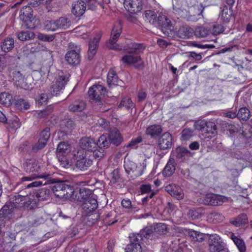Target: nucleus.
<instances>
[{"label":"nucleus","instance_id":"obj_45","mask_svg":"<svg viewBox=\"0 0 252 252\" xmlns=\"http://www.w3.org/2000/svg\"><path fill=\"white\" fill-rule=\"evenodd\" d=\"M144 18L146 21L152 24H154L158 21L156 12L152 10L145 11Z\"/></svg>","mask_w":252,"mask_h":252},{"label":"nucleus","instance_id":"obj_19","mask_svg":"<svg viewBox=\"0 0 252 252\" xmlns=\"http://www.w3.org/2000/svg\"><path fill=\"white\" fill-rule=\"evenodd\" d=\"M172 144V137L169 132H165L161 135L158 141V147L160 150L170 148Z\"/></svg>","mask_w":252,"mask_h":252},{"label":"nucleus","instance_id":"obj_39","mask_svg":"<svg viewBox=\"0 0 252 252\" xmlns=\"http://www.w3.org/2000/svg\"><path fill=\"white\" fill-rule=\"evenodd\" d=\"M86 103L83 101H78L70 104L68 106L69 110L72 112H82L86 107Z\"/></svg>","mask_w":252,"mask_h":252},{"label":"nucleus","instance_id":"obj_64","mask_svg":"<svg viewBox=\"0 0 252 252\" xmlns=\"http://www.w3.org/2000/svg\"><path fill=\"white\" fill-rule=\"evenodd\" d=\"M213 31L216 34L221 33L224 31L223 27L221 25H215L214 26Z\"/></svg>","mask_w":252,"mask_h":252},{"label":"nucleus","instance_id":"obj_63","mask_svg":"<svg viewBox=\"0 0 252 252\" xmlns=\"http://www.w3.org/2000/svg\"><path fill=\"white\" fill-rule=\"evenodd\" d=\"M141 193H146L151 191V186L150 185H142L140 187Z\"/></svg>","mask_w":252,"mask_h":252},{"label":"nucleus","instance_id":"obj_49","mask_svg":"<svg viewBox=\"0 0 252 252\" xmlns=\"http://www.w3.org/2000/svg\"><path fill=\"white\" fill-rule=\"evenodd\" d=\"M133 106V103L130 98L124 97L120 102L119 107H125L126 109H129Z\"/></svg>","mask_w":252,"mask_h":252},{"label":"nucleus","instance_id":"obj_57","mask_svg":"<svg viewBox=\"0 0 252 252\" xmlns=\"http://www.w3.org/2000/svg\"><path fill=\"white\" fill-rule=\"evenodd\" d=\"M42 179L43 180L42 181H34V182H33L29 184L27 186V187L28 188H32V187H37L40 186L42 185H49L50 182H53L54 181L53 178H52V181H48L47 183H46V184H44L45 183L44 179Z\"/></svg>","mask_w":252,"mask_h":252},{"label":"nucleus","instance_id":"obj_2","mask_svg":"<svg viewBox=\"0 0 252 252\" xmlns=\"http://www.w3.org/2000/svg\"><path fill=\"white\" fill-rule=\"evenodd\" d=\"M50 137V128L46 127L40 133L38 140L35 144L25 141L19 144L18 151L25 155H32L43 149Z\"/></svg>","mask_w":252,"mask_h":252},{"label":"nucleus","instance_id":"obj_6","mask_svg":"<svg viewBox=\"0 0 252 252\" xmlns=\"http://www.w3.org/2000/svg\"><path fill=\"white\" fill-rule=\"evenodd\" d=\"M54 181L50 182L49 184L54 185L50 187L55 196L59 198H64L68 199L70 197V194L72 192L73 187L66 184L64 181L57 182L54 179Z\"/></svg>","mask_w":252,"mask_h":252},{"label":"nucleus","instance_id":"obj_27","mask_svg":"<svg viewBox=\"0 0 252 252\" xmlns=\"http://www.w3.org/2000/svg\"><path fill=\"white\" fill-rule=\"evenodd\" d=\"M105 135L107 136V139L109 141V144L112 143L116 146L121 144L123 138L119 130L118 129H114L110 131L108 135Z\"/></svg>","mask_w":252,"mask_h":252},{"label":"nucleus","instance_id":"obj_51","mask_svg":"<svg viewBox=\"0 0 252 252\" xmlns=\"http://www.w3.org/2000/svg\"><path fill=\"white\" fill-rule=\"evenodd\" d=\"M60 125L63 128H66L67 129H70L74 126V123L70 119H66L61 121Z\"/></svg>","mask_w":252,"mask_h":252},{"label":"nucleus","instance_id":"obj_32","mask_svg":"<svg viewBox=\"0 0 252 252\" xmlns=\"http://www.w3.org/2000/svg\"><path fill=\"white\" fill-rule=\"evenodd\" d=\"M14 40L13 38L7 37L5 38L0 45L1 51L7 53L12 50L14 46Z\"/></svg>","mask_w":252,"mask_h":252},{"label":"nucleus","instance_id":"obj_22","mask_svg":"<svg viewBox=\"0 0 252 252\" xmlns=\"http://www.w3.org/2000/svg\"><path fill=\"white\" fill-rule=\"evenodd\" d=\"M66 62L71 65H75L80 62V54L79 50H71L68 51L65 55Z\"/></svg>","mask_w":252,"mask_h":252},{"label":"nucleus","instance_id":"obj_58","mask_svg":"<svg viewBox=\"0 0 252 252\" xmlns=\"http://www.w3.org/2000/svg\"><path fill=\"white\" fill-rule=\"evenodd\" d=\"M39 40L45 42H51L54 40L55 36L53 34L47 35L45 34H40L38 36Z\"/></svg>","mask_w":252,"mask_h":252},{"label":"nucleus","instance_id":"obj_48","mask_svg":"<svg viewBox=\"0 0 252 252\" xmlns=\"http://www.w3.org/2000/svg\"><path fill=\"white\" fill-rule=\"evenodd\" d=\"M143 140L142 137L139 136L136 138H132L131 141L126 145L127 148L137 149L138 145L142 142Z\"/></svg>","mask_w":252,"mask_h":252},{"label":"nucleus","instance_id":"obj_41","mask_svg":"<svg viewBox=\"0 0 252 252\" xmlns=\"http://www.w3.org/2000/svg\"><path fill=\"white\" fill-rule=\"evenodd\" d=\"M230 222L235 226L240 227L247 223L248 218L246 214H242L235 220H230Z\"/></svg>","mask_w":252,"mask_h":252},{"label":"nucleus","instance_id":"obj_20","mask_svg":"<svg viewBox=\"0 0 252 252\" xmlns=\"http://www.w3.org/2000/svg\"><path fill=\"white\" fill-rule=\"evenodd\" d=\"M162 32L165 35H168L172 31V26L171 21L165 16H159L157 21Z\"/></svg>","mask_w":252,"mask_h":252},{"label":"nucleus","instance_id":"obj_44","mask_svg":"<svg viewBox=\"0 0 252 252\" xmlns=\"http://www.w3.org/2000/svg\"><path fill=\"white\" fill-rule=\"evenodd\" d=\"M203 213V209L202 208H198L189 210L188 213V216L192 220L198 219L201 218Z\"/></svg>","mask_w":252,"mask_h":252},{"label":"nucleus","instance_id":"obj_28","mask_svg":"<svg viewBox=\"0 0 252 252\" xmlns=\"http://www.w3.org/2000/svg\"><path fill=\"white\" fill-rule=\"evenodd\" d=\"M176 163L173 158H170L162 171V175L165 177L172 176L175 172Z\"/></svg>","mask_w":252,"mask_h":252},{"label":"nucleus","instance_id":"obj_40","mask_svg":"<svg viewBox=\"0 0 252 252\" xmlns=\"http://www.w3.org/2000/svg\"><path fill=\"white\" fill-rule=\"evenodd\" d=\"M17 37L19 40L24 41L33 39L35 34L30 31H21L18 33Z\"/></svg>","mask_w":252,"mask_h":252},{"label":"nucleus","instance_id":"obj_54","mask_svg":"<svg viewBox=\"0 0 252 252\" xmlns=\"http://www.w3.org/2000/svg\"><path fill=\"white\" fill-rule=\"evenodd\" d=\"M57 24L56 20L47 21L45 28L48 31H55L59 29Z\"/></svg>","mask_w":252,"mask_h":252},{"label":"nucleus","instance_id":"obj_50","mask_svg":"<svg viewBox=\"0 0 252 252\" xmlns=\"http://www.w3.org/2000/svg\"><path fill=\"white\" fill-rule=\"evenodd\" d=\"M167 229V225L163 223H158L154 226L155 231L158 234H164Z\"/></svg>","mask_w":252,"mask_h":252},{"label":"nucleus","instance_id":"obj_37","mask_svg":"<svg viewBox=\"0 0 252 252\" xmlns=\"http://www.w3.org/2000/svg\"><path fill=\"white\" fill-rule=\"evenodd\" d=\"M12 95L6 92H3L0 94V102L6 106L11 105L13 102Z\"/></svg>","mask_w":252,"mask_h":252},{"label":"nucleus","instance_id":"obj_62","mask_svg":"<svg viewBox=\"0 0 252 252\" xmlns=\"http://www.w3.org/2000/svg\"><path fill=\"white\" fill-rule=\"evenodd\" d=\"M147 93L143 90H140L137 94L138 101L141 102L144 100L147 96Z\"/></svg>","mask_w":252,"mask_h":252},{"label":"nucleus","instance_id":"obj_23","mask_svg":"<svg viewBox=\"0 0 252 252\" xmlns=\"http://www.w3.org/2000/svg\"><path fill=\"white\" fill-rule=\"evenodd\" d=\"M51 193L50 189L46 188H41L34 193L33 200L35 203L36 202L47 200L50 198Z\"/></svg>","mask_w":252,"mask_h":252},{"label":"nucleus","instance_id":"obj_33","mask_svg":"<svg viewBox=\"0 0 252 252\" xmlns=\"http://www.w3.org/2000/svg\"><path fill=\"white\" fill-rule=\"evenodd\" d=\"M220 19L224 23H228L232 15V9L224 5L221 8Z\"/></svg>","mask_w":252,"mask_h":252},{"label":"nucleus","instance_id":"obj_35","mask_svg":"<svg viewBox=\"0 0 252 252\" xmlns=\"http://www.w3.org/2000/svg\"><path fill=\"white\" fill-rule=\"evenodd\" d=\"M26 196L17 194L10 197L9 199L10 205H29L26 201Z\"/></svg>","mask_w":252,"mask_h":252},{"label":"nucleus","instance_id":"obj_56","mask_svg":"<svg viewBox=\"0 0 252 252\" xmlns=\"http://www.w3.org/2000/svg\"><path fill=\"white\" fill-rule=\"evenodd\" d=\"M7 66V60L6 57L0 54V73L3 72L4 70Z\"/></svg>","mask_w":252,"mask_h":252},{"label":"nucleus","instance_id":"obj_30","mask_svg":"<svg viewBox=\"0 0 252 252\" xmlns=\"http://www.w3.org/2000/svg\"><path fill=\"white\" fill-rule=\"evenodd\" d=\"M193 30L188 26H183L177 31L178 36L183 39H188L192 36Z\"/></svg>","mask_w":252,"mask_h":252},{"label":"nucleus","instance_id":"obj_53","mask_svg":"<svg viewBox=\"0 0 252 252\" xmlns=\"http://www.w3.org/2000/svg\"><path fill=\"white\" fill-rule=\"evenodd\" d=\"M193 135V131L189 128H185L181 132V139L182 140H188Z\"/></svg>","mask_w":252,"mask_h":252},{"label":"nucleus","instance_id":"obj_14","mask_svg":"<svg viewBox=\"0 0 252 252\" xmlns=\"http://www.w3.org/2000/svg\"><path fill=\"white\" fill-rule=\"evenodd\" d=\"M67 81L68 78L66 76L60 75L55 83L50 87L51 95L52 96H57L58 94H59L61 92L64 88Z\"/></svg>","mask_w":252,"mask_h":252},{"label":"nucleus","instance_id":"obj_29","mask_svg":"<svg viewBox=\"0 0 252 252\" xmlns=\"http://www.w3.org/2000/svg\"><path fill=\"white\" fill-rule=\"evenodd\" d=\"M92 163L93 160L91 158L84 156L77 159L75 165L81 170H86Z\"/></svg>","mask_w":252,"mask_h":252},{"label":"nucleus","instance_id":"obj_13","mask_svg":"<svg viewBox=\"0 0 252 252\" xmlns=\"http://www.w3.org/2000/svg\"><path fill=\"white\" fill-rule=\"evenodd\" d=\"M131 243L125 249L126 252H141L142 249L139 243L142 239L141 235L133 233L129 236Z\"/></svg>","mask_w":252,"mask_h":252},{"label":"nucleus","instance_id":"obj_7","mask_svg":"<svg viewBox=\"0 0 252 252\" xmlns=\"http://www.w3.org/2000/svg\"><path fill=\"white\" fill-rule=\"evenodd\" d=\"M124 166L126 172L132 179L141 176L144 170L146 169V165L144 162L138 166L135 162L130 160H125Z\"/></svg>","mask_w":252,"mask_h":252},{"label":"nucleus","instance_id":"obj_1","mask_svg":"<svg viewBox=\"0 0 252 252\" xmlns=\"http://www.w3.org/2000/svg\"><path fill=\"white\" fill-rule=\"evenodd\" d=\"M122 33V26L120 23L115 25L111 32L107 46L109 48L116 50H124L129 53H138L145 49L144 44L135 43L131 40L126 39L123 44H116V42Z\"/></svg>","mask_w":252,"mask_h":252},{"label":"nucleus","instance_id":"obj_34","mask_svg":"<svg viewBox=\"0 0 252 252\" xmlns=\"http://www.w3.org/2000/svg\"><path fill=\"white\" fill-rule=\"evenodd\" d=\"M107 82L110 88L112 86L118 85V77L114 69H110L109 70L107 76Z\"/></svg>","mask_w":252,"mask_h":252},{"label":"nucleus","instance_id":"obj_18","mask_svg":"<svg viewBox=\"0 0 252 252\" xmlns=\"http://www.w3.org/2000/svg\"><path fill=\"white\" fill-rule=\"evenodd\" d=\"M165 190L177 200H181L184 197L182 189L175 184H169L165 187Z\"/></svg>","mask_w":252,"mask_h":252},{"label":"nucleus","instance_id":"obj_42","mask_svg":"<svg viewBox=\"0 0 252 252\" xmlns=\"http://www.w3.org/2000/svg\"><path fill=\"white\" fill-rule=\"evenodd\" d=\"M15 107L20 110H26L30 108L29 102L24 99H17L14 102Z\"/></svg>","mask_w":252,"mask_h":252},{"label":"nucleus","instance_id":"obj_24","mask_svg":"<svg viewBox=\"0 0 252 252\" xmlns=\"http://www.w3.org/2000/svg\"><path fill=\"white\" fill-rule=\"evenodd\" d=\"M97 142H96L94 139L91 137H83L80 140V146L88 151H93L96 148Z\"/></svg>","mask_w":252,"mask_h":252},{"label":"nucleus","instance_id":"obj_16","mask_svg":"<svg viewBox=\"0 0 252 252\" xmlns=\"http://www.w3.org/2000/svg\"><path fill=\"white\" fill-rule=\"evenodd\" d=\"M209 246L211 252H216L220 249L223 248L224 243L221 238L216 234H210L209 237Z\"/></svg>","mask_w":252,"mask_h":252},{"label":"nucleus","instance_id":"obj_5","mask_svg":"<svg viewBox=\"0 0 252 252\" xmlns=\"http://www.w3.org/2000/svg\"><path fill=\"white\" fill-rule=\"evenodd\" d=\"M194 128L196 130L200 131L205 138H211L217 133L216 125L214 122L210 121L197 120L194 123Z\"/></svg>","mask_w":252,"mask_h":252},{"label":"nucleus","instance_id":"obj_61","mask_svg":"<svg viewBox=\"0 0 252 252\" xmlns=\"http://www.w3.org/2000/svg\"><path fill=\"white\" fill-rule=\"evenodd\" d=\"M97 207V206H84L83 208L84 214L85 215H88L93 213L96 210Z\"/></svg>","mask_w":252,"mask_h":252},{"label":"nucleus","instance_id":"obj_10","mask_svg":"<svg viewBox=\"0 0 252 252\" xmlns=\"http://www.w3.org/2000/svg\"><path fill=\"white\" fill-rule=\"evenodd\" d=\"M109 146V141L107 139V137L104 134L101 135L97 140V145L96 149L93 150L94 157L97 159H100L104 157L106 154L105 148Z\"/></svg>","mask_w":252,"mask_h":252},{"label":"nucleus","instance_id":"obj_43","mask_svg":"<svg viewBox=\"0 0 252 252\" xmlns=\"http://www.w3.org/2000/svg\"><path fill=\"white\" fill-rule=\"evenodd\" d=\"M250 116V111L246 107L241 108L238 112V118L240 121H246Z\"/></svg>","mask_w":252,"mask_h":252},{"label":"nucleus","instance_id":"obj_15","mask_svg":"<svg viewBox=\"0 0 252 252\" xmlns=\"http://www.w3.org/2000/svg\"><path fill=\"white\" fill-rule=\"evenodd\" d=\"M71 148L70 145L65 142H61L58 145L56 149L57 156L61 162L67 160V156L70 153Z\"/></svg>","mask_w":252,"mask_h":252},{"label":"nucleus","instance_id":"obj_47","mask_svg":"<svg viewBox=\"0 0 252 252\" xmlns=\"http://www.w3.org/2000/svg\"><path fill=\"white\" fill-rule=\"evenodd\" d=\"M13 209V206H3L0 210V217L9 218L8 216L12 214Z\"/></svg>","mask_w":252,"mask_h":252},{"label":"nucleus","instance_id":"obj_59","mask_svg":"<svg viewBox=\"0 0 252 252\" xmlns=\"http://www.w3.org/2000/svg\"><path fill=\"white\" fill-rule=\"evenodd\" d=\"M49 98V97L47 94L42 93L39 96L37 103L40 105H45L47 103Z\"/></svg>","mask_w":252,"mask_h":252},{"label":"nucleus","instance_id":"obj_31","mask_svg":"<svg viewBox=\"0 0 252 252\" xmlns=\"http://www.w3.org/2000/svg\"><path fill=\"white\" fill-rule=\"evenodd\" d=\"M122 178L118 169H114L110 175V183L111 186H118L122 182Z\"/></svg>","mask_w":252,"mask_h":252},{"label":"nucleus","instance_id":"obj_9","mask_svg":"<svg viewBox=\"0 0 252 252\" xmlns=\"http://www.w3.org/2000/svg\"><path fill=\"white\" fill-rule=\"evenodd\" d=\"M228 200V198L224 195L209 193L198 198L197 202L201 205H221Z\"/></svg>","mask_w":252,"mask_h":252},{"label":"nucleus","instance_id":"obj_12","mask_svg":"<svg viewBox=\"0 0 252 252\" xmlns=\"http://www.w3.org/2000/svg\"><path fill=\"white\" fill-rule=\"evenodd\" d=\"M94 37L89 43V49L88 56L89 60H92L95 55L101 38L102 32L101 31H95L94 32Z\"/></svg>","mask_w":252,"mask_h":252},{"label":"nucleus","instance_id":"obj_3","mask_svg":"<svg viewBox=\"0 0 252 252\" xmlns=\"http://www.w3.org/2000/svg\"><path fill=\"white\" fill-rule=\"evenodd\" d=\"M24 170L29 173H32L33 178L44 179L45 183L52 181V175L41 172V167L38 161L34 159H30L23 163Z\"/></svg>","mask_w":252,"mask_h":252},{"label":"nucleus","instance_id":"obj_55","mask_svg":"<svg viewBox=\"0 0 252 252\" xmlns=\"http://www.w3.org/2000/svg\"><path fill=\"white\" fill-rule=\"evenodd\" d=\"M57 24L59 29H66L67 27V19L65 17H61L56 20Z\"/></svg>","mask_w":252,"mask_h":252},{"label":"nucleus","instance_id":"obj_36","mask_svg":"<svg viewBox=\"0 0 252 252\" xmlns=\"http://www.w3.org/2000/svg\"><path fill=\"white\" fill-rule=\"evenodd\" d=\"M141 59L140 56L138 55H126L122 57L121 61L124 64L131 65L138 63Z\"/></svg>","mask_w":252,"mask_h":252},{"label":"nucleus","instance_id":"obj_25","mask_svg":"<svg viewBox=\"0 0 252 252\" xmlns=\"http://www.w3.org/2000/svg\"><path fill=\"white\" fill-rule=\"evenodd\" d=\"M162 130L160 125L155 124L149 126L146 128L145 133L151 138L156 139L161 135Z\"/></svg>","mask_w":252,"mask_h":252},{"label":"nucleus","instance_id":"obj_26","mask_svg":"<svg viewBox=\"0 0 252 252\" xmlns=\"http://www.w3.org/2000/svg\"><path fill=\"white\" fill-rule=\"evenodd\" d=\"M86 9V4L83 0H78L72 4V13L76 17L83 15Z\"/></svg>","mask_w":252,"mask_h":252},{"label":"nucleus","instance_id":"obj_8","mask_svg":"<svg viewBox=\"0 0 252 252\" xmlns=\"http://www.w3.org/2000/svg\"><path fill=\"white\" fill-rule=\"evenodd\" d=\"M107 93L106 88L103 85L98 84H94L89 89L88 94L89 100L94 101L98 104H102V99Z\"/></svg>","mask_w":252,"mask_h":252},{"label":"nucleus","instance_id":"obj_21","mask_svg":"<svg viewBox=\"0 0 252 252\" xmlns=\"http://www.w3.org/2000/svg\"><path fill=\"white\" fill-rule=\"evenodd\" d=\"M126 8L131 13H137L143 8V2L142 0H130L127 3L125 2Z\"/></svg>","mask_w":252,"mask_h":252},{"label":"nucleus","instance_id":"obj_11","mask_svg":"<svg viewBox=\"0 0 252 252\" xmlns=\"http://www.w3.org/2000/svg\"><path fill=\"white\" fill-rule=\"evenodd\" d=\"M32 9L30 6L26 5L22 7L20 11L19 17L29 29H34L35 26L32 23L34 20L33 17Z\"/></svg>","mask_w":252,"mask_h":252},{"label":"nucleus","instance_id":"obj_60","mask_svg":"<svg viewBox=\"0 0 252 252\" xmlns=\"http://www.w3.org/2000/svg\"><path fill=\"white\" fill-rule=\"evenodd\" d=\"M53 109L51 108L45 109L38 113V117L39 118H45L50 115Z\"/></svg>","mask_w":252,"mask_h":252},{"label":"nucleus","instance_id":"obj_46","mask_svg":"<svg viewBox=\"0 0 252 252\" xmlns=\"http://www.w3.org/2000/svg\"><path fill=\"white\" fill-rule=\"evenodd\" d=\"M231 239L234 242L240 252H245L246 247L244 242L234 234L231 235Z\"/></svg>","mask_w":252,"mask_h":252},{"label":"nucleus","instance_id":"obj_4","mask_svg":"<svg viewBox=\"0 0 252 252\" xmlns=\"http://www.w3.org/2000/svg\"><path fill=\"white\" fill-rule=\"evenodd\" d=\"M70 196L68 199L82 202L83 204L89 203L90 205H98L97 196L93 192L92 190L88 189L82 188L79 189L74 190L73 188Z\"/></svg>","mask_w":252,"mask_h":252},{"label":"nucleus","instance_id":"obj_38","mask_svg":"<svg viewBox=\"0 0 252 252\" xmlns=\"http://www.w3.org/2000/svg\"><path fill=\"white\" fill-rule=\"evenodd\" d=\"M188 235L190 239L194 242H200L204 239V235L203 233L192 229L189 230Z\"/></svg>","mask_w":252,"mask_h":252},{"label":"nucleus","instance_id":"obj_17","mask_svg":"<svg viewBox=\"0 0 252 252\" xmlns=\"http://www.w3.org/2000/svg\"><path fill=\"white\" fill-rule=\"evenodd\" d=\"M8 76L17 87L25 88L27 86L25 77L19 71L13 70L12 72H9Z\"/></svg>","mask_w":252,"mask_h":252},{"label":"nucleus","instance_id":"obj_52","mask_svg":"<svg viewBox=\"0 0 252 252\" xmlns=\"http://www.w3.org/2000/svg\"><path fill=\"white\" fill-rule=\"evenodd\" d=\"M195 35L198 37H205L208 34V31L204 27H198L194 32Z\"/></svg>","mask_w":252,"mask_h":252}]
</instances>
